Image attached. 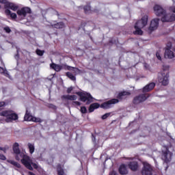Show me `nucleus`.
<instances>
[{
	"label": "nucleus",
	"mask_w": 175,
	"mask_h": 175,
	"mask_svg": "<svg viewBox=\"0 0 175 175\" xmlns=\"http://www.w3.org/2000/svg\"><path fill=\"white\" fill-rule=\"evenodd\" d=\"M10 8H5V16H7V17H10L12 18V20H16L17 18V14L12 12V11H10V10H9Z\"/></svg>",
	"instance_id": "2eb2a0df"
},
{
	"label": "nucleus",
	"mask_w": 175,
	"mask_h": 175,
	"mask_svg": "<svg viewBox=\"0 0 175 175\" xmlns=\"http://www.w3.org/2000/svg\"><path fill=\"white\" fill-rule=\"evenodd\" d=\"M129 95H131V92H126V91H123L118 94V95L117 96V98H118V99H120V100H121L124 99V96H129Z\"/></svg>",
	"instance_id": "5701e85b"
},
{
	"label": "nucleus",
	"mask_w": 175,
	"mask_h": 175,
	"mask_svg": "<svg viewBox=\"0 0 175 175\" xmlns=\"http://www.w3.org/2000/svg\"><path fill=\"white\" fill-rule=\"evenodd\" d=\"M62 99L63 100H76V99H77V96H76V95H63V96H62Z\"/></svg>",
	"instance_id": "6ab92c4d"
},
{
	"label": "nucleus",
	"mask_w": 175,
	"mask_h": 175,
	"mask_svg": "<svg viewBox=\"0 0 175 175\" xmlns=\"http://www.w3.org/2000/svg\"><path fill=\"white\" fill-rule=\"evenodd\" d=\"M36 53L37 55L42 57L43 55V54H44V51H42L40 49H37L36 51Z\"/></svg>",
	"instance_id": "2f4dec72"
},
{
	"label": "nucleus",
	"mask_w": 175,
	"mask_h": 175,
	"mask_svg": "<svg viewBox=\"0 0 175 175\" xmlns=\"http://www.w3.org/2000/svg\"><path fill=\"white\" fill-rule=\"evenodd\" d=\"M0 159H1L2 161H5L6 159V157H5V155L0 154Z\"/></svg>",
	"instance_id": "79ce46f5"
},
{
	"label": "nucleus",
	"mask_w": 175,
	"mask_h": 175,
	"mask_svg": "<svg viewBox=\"0 0 175 175\" xmlns=\"http://www.w3.org/2000/svg\"><path fill=\"white\" fill-rule=\"evenodd\" d=\"M154 10L156 16L161 17V21L163 23H172V21H175V14H166V10L163 9L161 5H156L154 7Z\"/></svg>",
	"instance_id": "f257e3e1"
},
{
	"label": "nucleus",
	"mask_w": 175,
	"mask_h": 175,
	"mask_svg": "<svg viewBox=\"0 0 175 175\" xmlns=\"http://www.w3.org/2000/svg\"><path fill=\"white\" fill-rule=\"evenodd\" d=\"M50 107H51L52 109H55L56 107L55 105H51Z\"/></svg>",
	"instance_id": "8fccbe9b"
},
{
	"label": "nucleus",
	"mask_w": 175,
	"mask_h": 175,
	"mask_svg": "<svg viewBox=\"0 0 175 175\" xmlns=\"http://www.w3.org/2000/svg\"><path fill=\"white\" fill-rule=\"evenodd\" d=\"M0 3L4 5V9H10L13 12L18 10V5L14 3L9 2L8 0H0Z\"/></svg>",
	"instance_id": "0eeeda50"
},
{
	"label": "nucleus",
	"mask_w": 175,
	"mask_h": 175,
	"mask_svg": "<svg viewBox=\"0 0 175 175\" xmlns=\"http://www.w3.org/2000/svg\"><path fill=\"white\" fill-rule=\"evenodd\" d=\"M128 166L133 172H136L139 169V164L136 161H131L128 164Z\"/></svg>",
	"instance_id": "a211bd4d"
},
{
	"label": "nucleus",
	"mask_w": 175,
	"mask_h": 175,
	"mask_svg": "<svg viewBox=\"0 0 175 175\" xmlns=\"http://www.w3.org/2000/svg\"><path fill=\"white\" fill-rule=\"evenodd\" d=\"M80 96V100L81 102H84L86 105H90L94 102V97L91 95V94L88 92H81L80 94L77 93Z\"/></svg>",
	"instance_id": "423d86ee"
},
{
	"label": "nucleus",
	"mask_w": 175,
	"mask_h": 175,
	"mask_svg": "<svg viewBox=\"0 0 175 175\" xmlns=\"http://www.w3.org/2000/svg\"><path fill=\"white\" fill-rule=\"evenodd\" d=\"M142 163L144 165L142 175H152V167L151 165L146 161H144Z\"/></svg>",
	"instance_id": "1a4fd4ad"
},
{
	"label": "nucleus",
	"mask_w": 175,
	"mask_h": 175,
	"mask_svg": "<svg viewBox=\"0 0 175 175\" xmlns=\"http://www.w3.org/2000/svg\"><path fill=\"white\" fill-rule=\"evenodd\" d=\"M100 105L98 103H92L89 107V113H92L95 109H99Z\"/></svg>",
	"instance_id": "aec40b11"
},
{
	"label": "nucleus",
	"mask_w": 175,
	"mask_h": 175,
	"mask_svg": "<svg viewBox=\"0 0 175 175\" xmlns=\"http://www.w3.org/2000/svg\"><path fill=\"white\" fill-rule=\"evenodd\" d=\"M51 69H53L55 72H59L62 70V66L53 63L50 64Z\"/></svg>",
	"instance_id": "412c9836"
},
{
	"label": "nucleus",
	"mask_w": 175,
	"mask_h": 175,
	"mask_svg": "<svg viewBox=\"0 0 175 175\" xmlns=\"http://www.w3.org/2000/svg\"><path fill=\"white\" fill-rule=\"evenodd\" d=\"M154 88H155V83L152 82V83H150L146 85L142 89V92H150V91L154 90Z\"/></svg>",
	"instance_id": "f3484780"
},
{
	"label": "nucleus",
	"mask_w": 175,
	"mask_h": 175,
	"mask_svg": "<svg viewBox=\"0 0 175 175\" xmlns=\"http://www.w3.org/2000/svg\"><path fill=\"white\" fill-rule=\"evenodd\" d=\"M156 57L157 59H159V61H161L162 59V57H161V54L159 53V52H157Z\"/></svg>",
	"instance_id": "ea45409f"
},
{
	"label": "nucleus",
	"mask_w": 175,
	"mask_h": 175,
	"mask_svg": "<svg viewBox=\"0 0 175 175\" xmlns=\"http://www.w3.org/2000/svg\"><path fill=\"white\" fill-rule=\"evenodd\" d=\"M66 69H67V70H72V69H75V68L70 66H66Z\"/></svg>",
	"instance_id": "37998d69"
},
{
	"label": "nucleus",
	"mask_w": 175,
	"mask_h": 175,
	"mask_svg": "<svg viewBox=\"0 0 175 175\" xmlns=\"http://www.w3.org/2000/svg\"><path fill=\"white\" fill-rule=\"evenodd\" d=\"M15 57H17L18 58H19L20 55H18V53H17Z\"/></svg>",
	"instance_id": "3c124183"
},
{
	"label": "nucleus",
	"mask_w": 175,
	"mask_h": 175,
	"mask_svg": "<svg viewBox=\"0 0 175 175\" xmlns=\"http://www.w3.org/2000/svg\"><path fill=\"white\" fill-rule=\"evenodd\" d=\"M72 105H73V106H80V105H81V103L79 101H73Z\"/></svg>",
	"instance_id": "58836bf2"
},
{
	"label": "nucleus",
	"mask_w": 175,
	"mask_h": 175,
	"mask_svg": "<svg viewBox=\"0 0 175 175\" xmlns=\"http://www.w3.org/2000/svg\"><path fill=\"white\" fill-rule=\"evenodd\" d=\"M27 146H28V148L29 150L30 154H33V152H35V146H33V144L31 143H29Z\"/></svg>",
	"instance_id": "cd10ccee"
},
{
	"label": "nucleus",
	"mask_w": 175,
	"mask_h": 175,
	"mask_svg": "<svg viewBox=\"0 0 175 175\" xmlns=\"http://www.w3.org/2000/svg\"><path fill=\"white\" fill-rule=\"evenodd\" d=\"M52 28H56V29H62L65 28V23L64 22H59L56 24L51 25Z\"/></svg>",
	"instance_id": "4be33fe9"
},
{
	"label": "nucleus",
	"mask_w": 175,
	"mask_h": 175,
	"mask_svg": "<svg viewBox=\"0 0 175 175\" xmlns=\"http://www.w3.org/2000/svg\"><path fill=\"white\" fill-rule=\"evenodd\" d=\"M0 9H1V5H0Z\"/></svg>",
	"instance_id": "603ef678"
},
{
	"label": "nucleus",
	"mask_w": 175,
	"mask_h": 175,
	"mask_svg": "<svg viewBox=\"0 0 175 175\" xmlns=\"http://www.w3.org/2000/svg\"><path fill=\"white\" fill-rule=\"evenodd\" d=\"M166 49H168L169 50H173V51H175V49H172V42H168L167 44V48Z\"/></svg>",
	"instance_id": "f704fd0d"
},
{
	"label": "nucleus",
	"mask_w": 175,
	"mask_h": 175,
	"mask_svg": "<svg viewBox=\"0 0 175 175\" xmlns=\"http://www.w3.org/2000/svg\"><path fill=\"white\" fill-rule=\"evenodd\" d=\"M164 57L165 58H168L169 59H172L174 58L175 55H174V53L172 51V49H165Z\"/></svg>",
	"instance_id": "dca6fc26"
},
{
	"label": "nucleus",
	"mask_w": 175,
	"mask_h": 175,
	"mask_svg": "<svg viewBox=\"0 0 175 175\" xmlns=\"http://www.w3.org/2000/svg\"><path fill=\"white\" fill-rule=\"evenodd\" d=\"M150 97V94H140L137 96H136L133 99V103L134 105H139V103H142V102H144L147 99V98Z\"/></svg>",
	"instance_id": "9b49d317"
},
{
	"label": "nucleus",
	"mask_w": 175,
	"mask_h": 175,
	"mask_svg": "<svg viewBox=\"0 0 175 175\" xmlns=\"http://www.w3.org/2000/svg\"><path fill=\"white\" fill-rule=\"evenodd\" d=\"M118 102H120V100L117 98L111 99L101 104L100 107L101 109H110V107H111V105H116V103H118Z\"/></svg>",
	"instance_id": "f8f14e48"
},
{
	"label": "nucleus",
	"mask_w": 175,
	"mask_h": 175,
	"mask_svg": "<svg viewBox=\"0 0 175 175\" xmlns=\"http://www.w3.org/2000/svg\"><path fill=\"white\" fill-rule=\"evenodd\" d=\"M159 25V18H154L150 22V25L148 28L149 33H151L152 31H155V29L158 28Z\"/></svg>",
	"instance_id": "4468645a"
},
{
	"label": "nucleus",
	"mask_w": 175,
	"mask_h": 175,
	"mask_svg": "<svg viewBox=\"0 0 175 175\" xmlns=\"http://www.w3.org/2000/svg\"><path fill=\"white\" fill-rule=\"evenodd\" d=\"M161 159L164 162L167 163V162H170V160L172 159V154H163L161 156Z\"/></svg>",
	"instance_id": "393cba45"
},
{
	"label": "nucleus",
	"mask_w": 175,
	"mask_h": 175,
	"mask_svg": "<svg viewBox=\"0 0 175 175\" xmlns=\"http://www.w3.org/2000/svg\"><path fill=\"white\" fill-rule=\"evenodd\" d=\"M110 116H111V113H105V114H104L102 117H101V118H102V120H106L107 118H108V117H110Z\"/></svg>",
	"instance_id": "473e14b6"
},
{
	"label": "nucleus",
	"mask_w": 175,
	"mask_h": 175,
	"mask_svg": "<svg viewBox=\"0 0 175 175\" xmlns=\"http://www.w3.org/2000/svg\"><path fill=\"white\" fill-rule=\"evenodd\" d=\"M159 83L162 85H167L169 84V66L163 67V71L161 76L159 77Z\"/></svg>",
	"instance_id": "39448f33"
},
{
	"label": "nucleus",
	"mask_w": 175,
	"mask_h": 175,
	"mask_svg": "<svg viewBox=\"0 0 175 175\" xmlns=\"http://www.w3.org/2000/svg\"><path fill=\"white\" fill-rule=\"evenodd\" d=\"M147 23H148V16L146 15L135 23V31H133L134 35H143L142 28H144V27L147 25Z\"/></svg>",
	"instance_id": "7ed1b4c3"
},
{
	"label": "nucleus",
	"mask_w": 175,
	"mask_h": 175,
	"mask_svg": "<svg viewBox=\"0 0 175 175\" xmlns=\"http://www.w3.org/2000/svg\"><path fill=\"white\" fill-rule=\"evenodd\" d=\"M16 13L18 16H21V17H23V18H25V17L27 16V14H31V8L28 7H24L21 10H17Z\"/></svg>",
	"instance_id": "ddd939ff"
},
{
	"label": "nucleus",
	"mask_w": 175,
	"mask_h": 175,
	"mask_svg": "<svg viewBox=\"0 0 175 175\" xmlns=\"http://www.w3.org/2000/svg\"><path fill=\"white\" fill-rule=\"evenodd\" d=\"M25 121H33V122H42L43 120L40 119V118H36L33 117L31 115V112L28 111V109L26 110V113L25 114L24 117Z\"/></svg>",
	"instance_id": "6e6552de"
},
{
	"label": "nucleus",
	"mask_w": 175,
	"mask_h": 175,
	"mask_svg": "<svg viewBox=\"0 0 175 175\" xmlns=\"http://www.w3.org/2000/svg\"><path fill=\"white\" fill-rule=\"evenodd\" d=\"M119 172L120 174H128V170H126V167L124 165H120Z\"/></svg>",
	"instance_id": "a878e982"
},
{
	"label": "nucleus",
	"mask_w": 175,
	"mask_h": 175,
	"mask_svg": "<svg viewBox=\"0 0 175 175\" xmlns=\"http://www.w3.org/2000/svg\"><path fill=\"white\" fill-rule=\"evenodd\" d=\"M109 175H117V172H116V171H112L109 173Z\"/></svg>",
	"instance_id": "49530a36"
},
{
	"label": "nucleus",
	"mask_w": 175,
	"mask_h": 175,
	"mask_svg": "<svg viewBox=\"0 0 175 175\" xmlns=\"http://www.w3.org/2000/svg\"><path fill=\"white\" fill-rule=\"evenodd\" d=\"M83 10L85 12V13L87 14L88 13H91V6L90 5H86L83 8Z\"/></svg>",
	"instance_id": "c756f323"
},
{
	"label": "nucleus",
	"mask_w": 175,
	"mask_h": 175,
	"mask_svg": "<svg viewBox=\"0 0 175 175\" xmlns=\"http://www.w3.org/2000/svg\"><path fill=\"white\" fill-rule=\"evenodd\" d=\"M9 163H11V165H13L14 166H15L16 167H18V169H20V167H21V165H20V163L13 160L9 161Z\"/></svg>",
	"instance_id": "c85d7f7f"
},
{
	"label": "nucleus",
	"mask_w": 175,
	"mask_h": 175,
	"mask_svg": "<svg viewBox=\"0 0 175 175\" xmlns=\"http://www.w3.org/2000/svg\"><path fill=\"white\" fill-rule=\"evenodd\" d=\"M5 103L3 101L0 102V107H3L5 106Z\"/></svg>",
	"instance_id": "a18cd8bd"
},
{
	"label": "nucleus",
	"mask_w": 175,
	"mask_h": 175,
	"mask_svg": "<svg viewBox=\"0 0 175 175\" xmlns=\"http://www.w3.org/2000/svg\"><path fill=\"white\" fill-rule=\"evenodd\" d=\"M165 152H163V154H169V150L167 149V148H165Z\"/></svg>",
	"instance_id": "de8ad7c7"
},
{
	"label": "nucleus",
	"mask_w": 175,
	"mask_h": 175,
	"mask_svg": "<svg viewBox=\"0 0 175 175\" xmlns=\"http://www.w3.org/2000/svg\"><path fill=\"white\" fill-rule=\"evenodd\" d=\"M144 66L145 68H146L147 70L150 69V65H148L147 63H144Z\"/></svg>",
	"instance_id": "c03bdc74"
},
{
	"label": "nucleus",
	"mask_w": 175,
	"mask_h": 175,
	"mask_svg": "<svg viewBox=\"0 0 175 175\" xmlns=\"http://www.w3.org/2000/svg\"><path fill=\"white\" fill-rule=\"evenodd\" d=\"M150 97V94H140L137 96H136L133 99V103L134 105H139V103H142V102H144L147 99V98Z\"/></svg>",
	"instance_id": "9d476101"
},
{
	"label": "nucleus",
	"mask_w": 175,
	"mask_h": 175,
	"mask_svg": "<svg viewBox=\"0 0 175 175\" xmlns=\"http://www.w3.org/2000/svg\"><path fill=\"white\" fill-rule=\"evenodd\" d=\"M20 145L18 143L15 142L12 146V149L14 154H21V152L20 151Z\"/></svg>",
	"instance_id": "b1692460"
},
{
	"label": "nucleus",
	"mask_w": 175,
	"mask_h": 175,
	"mask_svg": "<svg viewBox=\"0 0 175 175\" xmlns=\"http://www.w3.org/2000/svg\"><path fill=\"white\" fill-rule=\"evenodd\" d=\"M3 29L7 33H10V32H12V29H10V27H5L3 28Z\"/></svg>",
	"instance_id": "c9c22d12"
},
{
	"label": "nucleus",
	"mask_w": 175,
	"mask_h": 175,
	"mask_svg": "<svg viewBox=\"0 0 175 175\" xmlns=\"http://www.w3.org/2000/svg\"><path fill=\"white\" fill-rule=\"evenodd\" d=\"M80 111L82 114H85L87 113V108L85 107H81Z\"/></svg>",
	"instance_id": "72a5a7b5"
},
{
	"label": "nucleus",
	"mask_w": 175,
	"mask_h": 175,
	"mask_svg": "<svg viewBox=\"0 0 175 175\" xmlns=\"http://www.w3.org/2000/svg\"><path fill=\"white\" fill-rule=\"evenodd\" d=\"M66 75L70 80H72V81H76V76L73 75L72 72H67L66 73Z\"/></svg>",
	"instance_id": "bb28decb"
},
{
	"label": "nucleus",
	"mask_w": 175,
	"mask_h": 175,
	"mask_svg": "<svg viewBox=\"0 0 175 175\" xmlns=\"http://www.w3.org/2000/svg\"><path fill=\"white\" fill-rule=\"evenodd\" d=\"M7 150H9V146H5L4 148L0 147V150L3 152H6Z\"/></svg>",
	"instance_id": "e433bc0d"
},
{
	"label": "nucleus",
	"mask_w": 175,
	"mask_h": 175,
	"mask_svg": "<svg viewBox=\"0 0 175 175\" xmlns=\"http://www.w3.org/2000/svg\"><path fill=\"white\" fill-rule=\"evenodd\" d=\"M0 116L1 117H6V122H10V121H16L18 120V115L13 112V111L6 110L0 112Z\"/></svg>",
	"instance_id": "20e7f679"
},
{
	"label": "nucleus",
	"mask_w": 175,
	"mask_h": 175,
	"mask_svg": "<svg viewBox=\"0 0 175 175\" xmlns=\"http://www.w3.org/2000/svg\"><path fill=\"white\" fill-rule=\"evenodd\" d=\"M57 174L58 175H64L65 173L64 172V170L61 168V165L57 166Z\"/></svg>",
	"instance_id": "7c9ffc66"
},
{
	"label": "nucleus",
	"mask_w": 175,
	"mask_h": 175,
	"mask_svg": "<svg viewBox=\"0 0 175 175\" xmlns=\"http://www.w3.org/2000/svg\"><path fill=\"white\" fill-rule=\"evenodd\" d=\"M73 91V87H70V88H68L67 89V94H70V92H72Z\"/></svg>",
	"instance_id": "a19ab883"
},
{
	"label": "nucleus",
	"mask_w": 175,
	"mask_h": 175,
	"mask_svg": "<svg viewBox=\"0 0 175 175\" xmlns=\"http://www.w3.org/2000/svg\"><path fill=\"white\" fill-rule=\"evenodd\" d=\"M171 10L173 12V13H175V7H172Z\"/></svg>",
	"instance_id": "09e8293b"
},
{
	"label": "nucleus",
	"mask_w": 175,
	"mask_h": 175,
	"mask_svg": "<svg viewBox=\"0 0 175 175\" xmlns=\"http://www.w3.org/2000/svg\"><path fill=\"white\" fill-rule=\"evenodd\" d=\"M0 72H1V73H3L4 75H8V71L3 69V68L2 67H0Z\"/></svg>",
	"instance_id": "4c0bfd02"
},
{
	"label": "nucleus",
	"mask_w": 175,
	"mask_h": 175,
	"mask_svg": "<svg viewBox=\"0 0 175 175\" xmlns=\"http://www.w3.org/2000/svg\"><path fill=\"white\" fill-rule=\"evenodd\" d=\"M16 161H21V162L29 170H33L34 169H38V164L32 161V159L24 154H17L16 156ZM33 166V167H32Z\"/></svg>",
	"instance_id": "f03ea898"
}]
</instances>
